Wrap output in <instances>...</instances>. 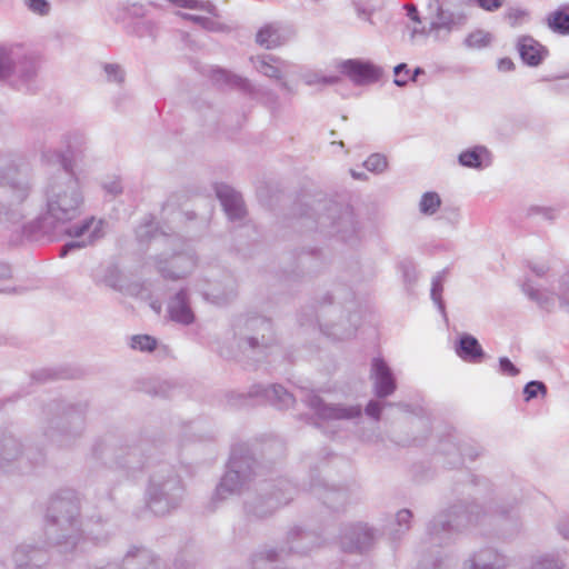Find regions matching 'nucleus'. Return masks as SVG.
Masks as SVG:
<instances>
[{
    "label": "nucleus",
    "mask_w": 569,
    "mask_h": 569,
    "mask_svg": "<svg viewBox=\"0 0 569 569\" xmlns=\"http://www.w3.org/2000/svg\"><path fill=\"white\" fill-rule=\"evenodd\" d=\"M268 471L247 446H234L214 497L226 499L229 495H239L249 490L253 483L254 492L244 500L246 515L257 519L267 518L288 505L298 492L297 487L287 478H264Z\"/></svg>",
    "instance_id": "1"
},
{
    "label": "nucleus",
    "mask_w": 569,
    "mask_h": 569,
    "mask_svg": "<svg viewBox=\"0 0 569 569\" xmlns=\"http://www.w3.org/2000/svg\"><path fill=\"white\" fill-rule=\"evenodd\" d=\"M518 503L516 498L506 503H497L491 515L483 512L477 503L455 505L429 522L427 533L430 542L436 546L447 545L463 529L483 523L498 526L502 537L515 536L522 527Z\"/></svg>",
    "instance_id": "2"
},
{
    "label": "nucleus",
    "mask_w": 569,
    "mask_h": 569,
    "mask_svg": "<svg viewBox=\"0 0 569 569\" xmlns=\"http://www.w3.org/2000/svg\"><path fill=\"white\" fill-rule=\"evenodd\" d=\"M44 198L47 211L38 224L46 233L63 228L82 213L84 197L80 181L66 166L50 177Z\"/></svg>",
    "instance_id": "3"
},
{
    "label": "nucleus",
    "mask_w": 569,
    "mask_h": 569,
    "mask_svg": "<svg viewBox=\"0 0 569 569\" xmlns=\"http://www.w3.org/2000/svg\"><path fill=\"white\" fill-rule=\"evenodd\" d=\"M44 520L47 541L62 553L74 551L83 539L80 498L74 490L63 489L54 493Z\"/></svg>",
    "instance_id": "4"
},
{
    "label": "nucleus",
    "mask_w": 569,
    "mask_h": 569,
    "mask_svg": "<svg viewBox=\"0 0 569 569\" xmlns=\"http://www.w3.org/2000/svg\"><path fill=\"white\" fill-rule=\"evenodd\" d=\"M151 450L147 440L108 433L94 440L91 457L104 467L131 477L150 463Z\"/></svg>",
    "instance_id": "5"
},
{
    "label": "nucleus",
    "mask_w": 569,
    "mask_h": 569,
    "mask_svg": "<svg viewBox=\"0 0 569 569\" xmlns=\"http://www.w3.org/2000/svg\"><path fill=\"white\" fill-rule=\"evenodd\" d=\"M298 220L307 230H320L330 236L338 234L343 241L350 240L357 231L351 209L330 200L317 201L313 206H300Z\"/></svg>",
    "instance_id": "6"
},
{
    "label": "nucleus",
    "mask_w": 569,
    "mask_h": 569,
    "mask_svg": "<svg viewBox=\"0 0 569 569\" xmlns=\"http://www.w3.org/2000/svg\"><path fill=\"white\" fill-rule=\"evenodd\" d=\"M186 496L182 478L169 463L156 467L149 477L144 499L154 516H167L178 509Z\"/></svg>",
    "instance_id": "7"
},
{
    "label": "nucleus",
    "mask_w": 569,
    "mask_h": 569,
    "mask_svg": "<svg viewBox=\"0 0 569 569\" xmlns=\"http://www.w3.org/2000/svg\"><path fill=\"white\" fill-rule=\"evenodd\" d=\"M0 188L8 199V208L4 203H0V222H19L23 217L20 206L28 199L33 188L30 166L22 160H13L1 167Z\"/></svg>",
    "instance_id": "8"
},
{
    "label": "nucleus",
    "mask_w": 569,
    "mask_h": 569,
    "mask_svg": "<svg viewBox=\"0 0 569 569\" xmlns=\"http://www.w3.org/2000/svg\"><path fill=\"white\" fill-rule=\"evenodd\" d=\"M87 409V403L50 405L52 416L43 429L44 437L59 448L73 447L84 432Z\"/></svg>",
    "instance_id": "9"
},
{
    "label": "nucleus",
    "mask_w": 569,
    "mask_h": 569,
    "mask_svg": "<svg viewBox=\"0 0 569 569\" xmlns=\"http://www.w3.org/2000/svg\"><path fill=\"white\" fill-rule=\"evenodd\" d=\"M237 335L240 350L257 361L268 356L277 343L271 320L259 315L243 319Z\"/></svg>",
    "instance_id": "10"
},
{
    "label": "nucleus",
    "mask_w": 569,
    "mask_h": 569,
    "mask_svg": "<svg viewBox=\"0 0 569 569\" xmlns=\"http://www.w3.org/2000/svg\"><path fill=\"white\" fill-rule=\"evenodd\" d=\"M311 491L333 512L345 511L360 500V490L355 482L328 483L317 479L311 482Z\"/></svg>",
    "instance_id": "11"
},
{
    "label": "nucleus",
    "mask_w": 569,
    "mask_h": 569,
    "mask_svg": "<svg viewBox=\"0 0 569 569\" xmlns=\"http://www.w3.org/2000/svg\"><path fill=\"white\" fill-rule=\"evenodd\" d=\"M103 221L94 217L87 218L76 224H66L61 229L67 236L72 238L71 241L66 242L60 249V257H66L73 250L82 249L92 246L103 237Z\"/></svg>",
    "instance_id": "12"
},
{
    "label": "nucleus",
    "mask_w": 569,
    "mask_h": 569,
    "mask_svg": "<svg viewBox=\"0 0 569 569\" xmlns=\"http://www.w3.org/2000/svg\"><path fill=\"white\" fill-rule=\"evenodd\" d=\"M302 401L315 412L318 419L323 421H352L360 419L362 416L360 405L330 403L312 391L307 392Z\"/></svg>",
    "instance_id": "13"
},
{
    "label": "nucleus",
    "mask_w": 569,
    "mask_h": 569,
    "mask_svg": "<svg viewBox=\"0 0 569 569\" xmlns=\"http://www.w3.org/2000/svg\"><path fill=\"white\" fill-rule=\"evenodd\" d=\"M157 270L166 279L177 280L189 274L197 264V257L191 248L154 257Z\"/></svg>",
    "instance_id": "14"
},
{
    "label": "nucleus",
    "mask_w": 569,
    "mask_h": 569,
    "mask_svg": "<svg viewBox=\"0 0 569 569\" xmlns=\"http://www.w3.org/2000/svg\"><path fill=\"white\" fill-rule=\"evenodd\" d=\"M429 10H435L433 20L429 24V32L436 40H445L452 31L460 30L468 20L463 11L445 9L439 0H430Z\"/></svg>",
    "instance_id": "15"
},
{
    "label": "nucleus",
    "mask_w": 569,
    "mask_h": 569,
    "mask_svg": "<svg viewBox=\"0 0 569 569\" xmlns=\"http://www.w3.org/2000/svg\"><path fill=\"white\" fill-rule=\"evenodd\" d=\"M375 540V530L366 523H348L341 529L340 545L346 552H367L373 546Z\"/></svg>",
    "instance_id": "16"
},
{
    "label": "nucleus",
    "mask_w": 569,
    "mask_h": 569,
    "mask_svg": "<svg viewBox=\"0 0 569 569\" xmlns=\"http://www.w3.org/2000/svg\"><path fill=\"white\" fill-rule=\"evenodd\" d=\"M92 569H164V566L149 549L134 547L127 551L121 561L96 565Z\"/></svg>",
    "instance_id": "17"
},
{
    "label": "nucleus",
    "mask_w": 569,
    "mask_h": 569,
    "mask_svg": "<svg viewBox=\"0 0 569 569\" xmlns=\"http://www.w3.org/2000/svg\"><path fill=\"white\" fill-rule=\"evenodd\" d=\"M238 397L242 400V405H248V399L261 398L278 409H288L296 401L295 396L281 385H270L268 387L253 385L247 395L239 393Z\"/></svg>",
    "instance_id": "18"
},
{
    "label": "nucleus",
    "mask_w": 569,
    "mask_h": 569,
    "mask_svg": "<svg viewBox=\"0 0 569 569\" xmlns=\"http://www.w3.org/2000/svg\"><path fill=\"white\" fill-rule=\"evenodd\" d=\"M340 71L356 86H365L377 82L383 74L381 67L371 61L361 59H348L341 62Z\"/></svg>",
    "instance_id": "19"
},
{
    "label": "nucleus",
    "mask_w": 569,
    "mask_h": 569,
    "mask_svg": "<svg viewBox=\"0 0 569 569\" xmlns=\"http://www.w3.org/2000/svg\"><path fill=\"white\" fill-rule=\"evenodd\" d=\"M370 379L377 398L391 396L397 389V381L391 368L382 358H373L371 362Z\"/></svg>",
    "instance_id": "20"
},
{
    "label": "nucleus",
    "mask_w": 569,
    "mask_h": 569,
    "mask_svg": "<svg viewBox=\"0 0 569 569\" xmlns=\"http://www.w3.org/2000/svg\"><path fill=\"white\" fill-rule=\"evenodd\" d=\"M507 557L499 550L486 547L472 552L461 566V569H507Z\"/></svg>",
    "instance_id": "21"
},
{
    "label": "nucleus",
    "mask_w": 569,
    "mask_h": 569,
    "mask_svg": "<svg viewBox=\"0 0 569 569\" xmlns=\"http://www.w3.org/2000/svg\"><path fill=\"white\" fill-rule=\"evenodd\" d=\"M287 548H281L278 553L280 558L282 555L297 553V555H306L311 551L313 548L320 545V537L312 532L306 531L301 528H292L287 533L286 539Z\"/></svg>",
    "instance_id": "22"
},
{
    "label": "nucleus",
    "mask_w": 569,
    "mask_h": 569,
    "mask_svg": "<svg viewBox=\"0 0 569 569\" xmlns=\"http://www.w3.org/2000/svg\"><path fill=\"white\" fill-rule=\"evenodd\" d=\"M23 455V445L13 430L0 427V468L9 470Z\"/></svg>",
    "instance_id": "23"
},
{
    "label": "nucleus",
    "mask_w": 569,
    "mask_h": 569,
    "mask_svg": "<svg viewBox=\"0 0 569 569\" xmlns=\"http://www.w3.org/2000/svg\"><path fill=\"white\" fill-rule=\"evenodd\" d=\"M16 569H43L49 562L46 549L33 545H20L13 552Z\"/></svg>",
    "instance_id": "24"
},
{
    "label": "nucleus",
    "mask_w": 569,
    "mask_h": 569,
    "mask_svg": "<svg viewBox=\"0 0 569 569\" xmlns=\"http://www.w3.org/2000/svg\"><path fill=\"white\" fill-rule=\"evenodd\" d=\"M440 452L449 457L448 465L450 467H457L462 463L465 457L470 460H475L480 457L483 452V448L476 443H457L449 438L441 442Z\"/></svg>",
    "instance_id": "25"
},
{
    "label": "nucleus",
    "mask_w": 569,
    "mask_h": 569,
    "mask_svg": "<svg viewBox=\"0 0 569 569\" xmlns=\"http://www.w3.org/2000/svg\"><path fill=\"white\" fill-rule=\"evenodd\" d=\"M216 194L230 220L236 221L243 218L246 210L240 193L227 184H218Z\"/></svg>",
    "instance_id": "26"
},
{
    "label": "nucleus",
    "mask_w": 569,
    "mask_h": 569,
    "mask_svg": "<svg viewBox=\"0 0 569 569\" xmlns=\"http://www.w3.org/2000/svg\"><path fill=\"white\" fill-rule=\"evenodd\" d=\"M168 313L172 321L189 326L194 321L187 289H180L168 302Z\"/></svg>",
    "instance_id": "27"
},
{
    "label": "nucleus",
    "mask_w": 569,
    "mask_h": 569,
    "mask_svg": "<svg viewBox=\"0 0 569 569\" xmlns=\"http://www.w3.org/2000/svg\"><path fill=\"white\" fill-rule=\"evenodd\" d=\"M207 301L217 306L229 303L237 296L236 280L230 274H224L219 282L210 284L208 290L202 291Z\"/></svg>",
    "instance_id": "28"
},
{
    "label": "nucleus",
    "mask_w": 569,
    "mask_h": 569,
    "mask_svg": "<svg viewBox=\"0 0 569 569\" xmlns=\"http://www.w3.org/2000/svg\"><path fill=\"white\" fill-rule=\"evenodd\" d=\"M517 51L525 64L538 67L548 56V49L530 36H522L517 41Z\"/></svg>",
    "instance_id": "29"
},
{
    "label": "nucleus",
    "mask_w": 569,
    "mask_h": 569,
    "mask_svg": "<svg viewBox=\"0 0 569 569\" xmlns=\"http://www.w3.org/2000/svg\"><path fill=\"white\" fill-rule=\"evenodd\" d=\"M455 352L461 360L469 363H480L486 357L478 339L470 333L459 336L455 345Z\"/></svg>",
    "instance_id": "30"
},
{
    "label": "nucleus",
    "mask_w": 569,
    "mask_h": 569,
    "mask_svg": "<svg viewBox=\"0 0 569 569\" xmlns=\"http://www.w3.org/2000/svg\"><path fill=\"white\" fill-rule=\"evenodd\" d=\"M292 32L281 27L279 23H268L263 26L256 36V41L266 49H273L284 44Z\"/></svg>",
    "instance_id": "31"
},
{
    "label": "nucleus",
    "mask_w": 569,
    "mask_h": 569,
    "mask_svg": "<svg viewBox=\"0 0 569 569\" xmlns=\"http://www.w3.org/2000/svg\"><path fill=\"white\" fill-rule=\"evenodd\" d=\"M211 79L216 83H221L229 86L231 88L238 89L241 92L256 96L257 89L252 86V83L247 79L239 74H236L227 69L216 68L211 71Z\"/></svg>",
    "instance_id": "32"
},
{
    "label": "nucleus",
    "mask_w": 569,
    "mask_h": 569,
    "mask_svg": "<svg viewBox=\"0 0 569 569\" xmlns=\"http://www.w3.org/2000/svg\"><path fill=\"white\" fill-rule=\"evenodd\" d=\"M458 162L466 168L482 169L491 164L492 154L485 146H475L462 151Z\"/></svg>",
    "instance_id": "33"
},
{
    "label": "nucleus",
    "mask_w": 569,
    "mask_h": 569,
    "mask_svg": "<svg viewBox=\"0 0 569 569\" xmlns=\"http://www.w3.org/2000/svg\"><path fill=\"white\" fill-rule=\"evenodd\" d=\"M251 61L256 68V70L263 76L271 79H281V71L274 63L278 59L272 54H264L257 58H251Z\"/></svg>",
    "instance_id": "34"
},
{
    "label": "nucleus",
    "mask_w": 569,
    "mask_h": 569,
    "mask_svg": "<svg viewBox=\"0 0 569 569\" xmlns=\"http://www.w3.org/2000/svg\"><path fill=\"white\" fill-rule=\"evenodd\" d=\"M38 70L39 62L36 58L26 57L19 62V78L26 84L27 89H30V84L36 79Z\"/></svg>",
    "instance_id": "35"
},
{
    "label": "nucleus",
    "mask_w": 569,
    "mask_h": 569,
    "mask_svg": "<svg viewBox=\"0 0 569 569\" xmlns=\"http://www.w3.org/2000/svg\"><path fill=\"white\" fill-rule=\"evenodd\" d=\"M137 237L140 241H152L154 243L162 242V241H171L173 242L177 238L172 236H168L164 232H160L157 229H154L152 222H147L144 224H141L137 229Z\"/></svg>",
    "instance_id": "36"
},
{
    "label": "nucleus",
    "mask_w": 569,
    "mask_h": 569,
    "mask_svg": "<svg viewBox=\"0 0 569 569\" xmlns=\"http://www.w3.org/2000/svg\"><path fill=\"white\" fill-rule=\"evenodd\" d=\"M547 24L555 33L569 34V13L558 9L547 17Z\"/></svg>",
    "instance_id": "37"
},
{
    "label": "nucleus",
    "mask_w": 569,
    "mask_h": 569,
    "mask_svg": "<svg viewBox=\"0 0 569 569\" xmlns=\"http://www.w3.org/2000/svg\"><path fill=\"white\" fill-rule=\"evenodd\" d=\"M446 273H447V269H443L442 271L438 272L432 278L431 292H430L432 301L436 303L439 311L441 312V315L445 318H447V315H446L445 302L442 300V291H443V279H445Z\"/></svg>",
    "instance_id": "38"
},
{
    "label": "nucleus",
    "mask_w": 569,
    "mask_h": 569,
    "mask_svg": "<svg viewBox=\"0 0 569 569\" xmlns=\"http://www.w3.org/2000/svg\"><path fill=\"white\" fill-rule=\"evenodd\" d=\"M17 59L18 56L12 48L0 47V80L12 73Z\"/></svg>",
    "instance_id": "39"
},
{
    "label": "nucleus",
    "mask_w": 569,
    "mask_h": 569,
    "mask_svg": "<svg viewBox=\"0 0 569 569\" xmlns=\"http://www.w3.org/2000/svg\"><path fill=\"white\" fill-rule=\"evenodd\" d=\"M556 295L559 301V307L569 313V271L559 277Z\"/></svg>",
    "instance_id": "40"
},
{
    "label": "nucleus",
    "mask_w": 569,
    "mask_h": 569,
    "mask_svg": "<svg viewBox=\"0 0 569 569\" xmlns=\"http://www.w3.org/2000/svg\"><path fill=\"white\" fill-rule=\"evenodd\" d=\"M529 569H565V563L557 556L545 555L535 558Z\"/></svg>",
    "instance_id": "41"
},
{
    "label": "nucleus",
    "mask_w": 569,
    "mask_h": 569,
    "mask_svg": "<svg viewBox=\"0 0 569 569\" xmlns=\"http://www.w3.org/2000/svg\"><path fill=\"white\" fill-rule=\"evenodd\" d=\"M441 199L437 192H426L422 194L419 208L423 214L431 216L440 208Z\"/></svg>",
    "instance_id": "42"
},
{
    "label": "nucleus",
    "mask_w": 569,
    "mask_h": 569,
    "mask_svg": "<svg viewBox=\"0 0 569 569\" xmlns=\"http://www.w3.org/2000/svg\"><path fill=\"white\" fill-rule=\"evenodd\" d=\"M130 347L136 350L150 352L157 348V340L148 335H137L131 337Z\"/></svg>",
    "instance_id": "43"
},
{
    "label": "nucleus",
    "mask_w": 569,
    "mask_h": 569,
    "mask_svg": "<svg viewBox=\"0 0 569 569\" xmlns=\"http://www.w3.org/2000/svg\"><path fill=\"white\" fill-rule=\"evenodd\" d=\"M490 40V33L477 30L466 38L465 43L470 48H483L489 44Z\"/></svg>",
    "instance_id": "44"
},
{
    "label": "nucleus",
    "mask_w": 569,
    "mask_h": 569,
    "mask_svg": "<svg viewBox=\"0 0 569 569\" xmlns=\"http://www.w3.org/2000/svg\"><path fill=\"white\" fill-rule=\"evenodd\" d=\"M545 397L547 395V386L539 380L529 381L523 388V395L526 401L536 398L538 395Z\"/></svg>",
    "instance_id": "45"
},
{
    "label": "nucleus",
    "mask_w": 569,
    "mask_h": 569,
    "mask_svg": "<svg viewBox=\"0 0 569 569\" xmlns=\"http://www.w3.org/2000/svg\"><path fill=\"white\" fill-rule=\"evenodd\" d=\"M522 292L532 301L537 302L540 307H545L549 299L545 297L538 289H535L530 280H526L521 284Z\"/></svg>",
    "instance_id": "46"
},
{
    "label": "nucleus",
    "mask_w": 569,
    "mask_h": 569,
    "mask_svg": "<svg viewBox=\"0 0 569 569\" xmlns=\"http://www.w3.org/2000/svg\"><path fill=\"white\" fill-rule=\"evenodd\" d=\"M387 159L380 153H373L365 161L363 166L367 170L376 173L382 172L387 168Z\"/></svg>",
    "instance_id": "47"
},
{
    "label": "nucleus",
    "mask_w": 569,
    "mask_h": 569,
    "mask_svg": "<svg viewBox=\"0 0 569 569\" xmlns=\"http://www.w3.org/2000/svg\"><path fill=\"white\" fill-rule=\"evenodd\" d=\"M399 270L402 273L405 282L412 284L417 281L418 273L416 264L409 259H405L399 263Z\"/></svg>",
    "instance_id": "48"
},
{
    "label": "nucleus",
    "mask_w": 569,
    "mask_h": 569,
    "mask_svg": "<svg viewBox=\"0 0 569 569\" xmlns=\"http://www.w3.org/2000/svg\"><path fill=\"white\" fill-rule=\"evenodd\" d=\"M412 518V513L409 509L399 510L396 515V522L399 527L393 535V538H398L399 535L405 533L410 528V519Z\"/></svg>",
    "instance_id": "49"
},
{
    "label": "nucleus",
    "mask_w": 569,
    "mask_h": 569,
    "mask_svg": "<svg viewBox=\"0 0 569 569\" xmlns=\"http://www.w3.org/2000/svg\"><path fill=\"white\" fill-rule=\"evenodd\" d=\"M23 3L31 12L39 16H48L51 10L48 0H23Z\"/></svg>",
    "instance_id": "50"
},
{
    "label": "nucleus",
    "mask_w": 569,
    "mask_h": 569,
    "mask_svg": "<svg viewBox=\"0 0 569 569\" xmlns=\"http://www.w3.org/2000/svg\"><path fill=\"white\" fill-rule=\"evenodd\" d=\"M136 33L139 37H152L154 38L158 33V24L152 20L139 21L136 26Z\"/></svg>",
    "instance_id": "51"
},
{
    "label": "nucleus",
    "mask_w": 569,
    "mask_h": 569,
    "mask_svg": "<svg viewBox=\"0 0 569 569\" xmlns=\"http://www.w3.org/2000/svg\"><path fill=\"white\" fill-rule=\"evenodd\" d=\"M409 72L410 71H409L407 63L402 62V63L397 64L393 68V73H395L393 83L400 88L406 87L409 82V78H408Z\"/></svg>",
    "instance_id": "52"
},
{
    "label": "nucleus",
    "mask_w": 569,
    "mask_h": 569,
    "mask_svg": "<svg viewBox=\"0 0 569 569\" xmlns=\"http://www.w3.org/2000/svg\"><path fill=\"white\" fill-rule=\"evenodd\" d=\"M528 16V12L525 9L510 7L505 12V19L509 22L511 27L518 26L521 20Z\"/></svg>",
    "instance_id": "53"
},
{
    "label": "nucleus",
    "mask_w": 569,
    "mask_h": 569,
    "mask_svg": "<svg viewBox=\"0 0 569 569\" xmlns=\"http://www.w3.org/2000/svg\"><path fill=\"white\" fill-rule=\"evenodd\" d=\"M104 72L108 81L121 83L124 79V72L120 66L114 63L104 64Z\"/></svg>",
    "instance_id": "54"
},
{
    "label": "nucleus",
    "mask_w": 569,
    "mask_h": 569,
    "mask_svg": "<svg viewBox=\"0 0 569 569\" xmlns=\"http://www.w3.org/2000/svg\"><path fill=\"white\" fill-rule=\"evenodd\" d=\"M529 217L531 216H541L547 220H553L557 216V210L550 207H540V206H531L528 209Z\"/></svg>",
    "instance_id": "55"
},
{
    "label": "nucleus",
    "mask_w": 569,
    "mask_h": 569,
    "mask_svg": "<svg viewBox=\"0 0 569 569\" xmlns=\"http://www.w3.org/2000/svg\"><path fill=\"white\" fill-rule=\"evenodd\" d=\"M391 406H392L391 402H385L383 405H381L377 400H370L368 402V405L366 406V408H365V412H366L367 416L373 418L375 420H379L380 416H381L382 408L383 407H391Z\"/></svg>",
    "instance_id": "56"
},
{
    "label": "nucleus",
    "mask_w": 569,
    "mask_h": 569,
    "mask_svg": "<svg viewBox=\"0 0 569 569\" xmlns=\"http://www.w3.org/2000/svg\"><path fill=\"white\" fill-rule=\"evenodd\" d=\"M183 17L186 19L199 24L200 27H202L206 30H209V31L217 30L218 23L210 18L202 17V16H194V14H183Z\"/></svg>",
    "instance_id": "57"
},
{
    "label": "nucleus",
    "mask_w": 569,
    "mask_h": 569,
    "mask_svg": "<svg viewBox=\"0 0 569 569\" xmlns=\"http://www.w3.org/2000/svg\"><path fill=\"white\" fill-rule=\"evenodd\" d=\"M499 371L503 376L516 377L520 370L512 363L508 357L499 358Z\"/></svg>",
    "instance_id": "58"
},
{
    "label": "nucleus",
    "mask_w": 569,
    "mask_h": 569,
    "mask_svg": "<svg viewBox=\"0 0 569 569\" xmlns=\"http://www.w3.org/2000/svg\"><path fill=\"white\" fill-rule=\"evenodd\" d=\"M168 1L177 7H180V8H188V9L201 8V9H206L208 12H212L214 9V6H212L210 3L207 7L199 6L198 0H168Z\"/></svg>",
    "instance_id": "59"
},
{
    "label": "nucleus",
    "mask_w": 569,
    "mask_h": 569,
    "mask_svg": "<svg viewBox=\"0 0 569 569\" xmlns=\"http://www.w3.org/2000/svg\"><path fill=\"white\" fill-rule=\"evenodd\" d=\"M299 264L301 267L308 268V269H310L313 266H318L319 264L318 252L313 251L311 253L300 256Z\"/></svg>",
    "instance_id": "60"
},
{
    "label": "nucleus",
    "mask_w": 569,
    "mask_h": 569,
    "mask_svg": "<svg viewBox=\"0 0 569 569\" xmlns=\"http://www.w3.org/2000/svg\"><path fill=\"white\" fill-rule=\"evenodd\" d=\"M352 6L359 18H365L371 24L373 23V21L371 20V14L373 10L367 9L360 0H353Z\"/></svg>",
    "instance_id": "61"
},
{
    "label": "nucleus",
    "mask_w": 569,
    "mask_h": 569,
    "mask_svg": "<svg viewBox=\"0 0 569 569\" xmlns=\"http://www.w3.org/2000/svg\"><path fill=\"white\" fill-rule=\"evenodd\" d=\"M556 529L566 540H569V516H562L558 519Z\"/></svg>",
    "instance_id": "62"
},
{
    "label": "nucleus",
    "mask_w": 569,
    "mask_h": 569,
    "mask_svg": "<svg viewBox=\"0 0 569 569\" xmlns=\"http://www.w3.org/2000/svg\"><path fill=\"white\" fill-rule=\"evenodd\" d=\"M104 189L108 193L112 196H118L122 193V186L119 180H112L111 182L106 183Z\"/></svg>",
    "instance_id": "63"
},
{
    "label": "nucleus",
    "mask_w": 569,
    "mask_h": 569,
    "mask_svg": "<svg viewBox=\"0 0 569 569\" xmlns=\"http://www.w3.org/2000/svg\"><path fill=\"white\" fill-rule=\"evenodd\" d=\"M405 9L407 10V16L416 23H421L420 14L417 7L412 3L405 4Z\"/></svg>",
    "instance_id": "64"
}]
</instances>
